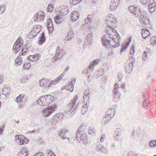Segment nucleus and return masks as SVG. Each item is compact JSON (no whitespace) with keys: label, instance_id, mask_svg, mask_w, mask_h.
Instances as JSON below:
<instances>
[{"label":"nucleus","instance_id":"20e7f679","mask_svg":"<svg viewBox=\"0 0 156 156\" xmlns=\"http://www.w3.org/2000/svg\"><path fill=\"white\" fill-rule=\"evenodd\" d=\"M129 11L136 17H139L142 11H141V7L139 6H131L128 8Z\"/></svg>","mask_w":156,"mask_h":156},{"label":"nucleus","instance_id":"09e8293b","mask_svg":"<svg viewBox=\"0 0 156 156\" xmlns=\"http://www.w3.org/2000/svg\"><path fill=\"white\" fill-rule=\"evenodd\" d=\"M5 6L4 5H2L0 6V13H3L5 11Z\"/></svg>","mask_w":156,"mask_h":156},{"label":"nucleus","instance_id":"72a5a7b5","mask_svg":"<svg viewBox=\"0 0 156 156\" xmlns=\"http://www.w3.org/2000/svg\"><path fill=\"white\" fill-rule=\"evenodd\" d=\"M122 131L121 129L117 128L116 129L115 134L116 135V136L115 138H116V139H117V138L116 137L118 136H121L122 134Z\"/></svg>","mask_w":156,"mask_h":156},{"label":"nucleus","instance_id":"6e6d98bb","mask_svg":"<svg viewBox=\"0 0 156 156\" xmlns=\"http://www.w3.org/2000/svg\"><path fill=\"white\" fill-rule=\"evenodd\" d=\"M128 156H137L136 154L133 152L130 151L128 154Z\"/></svg>","mask_w":156,"mask_h":156},{"label":"nucleus","instance_id":"f3484780","mask_svg":"<svg viewBox=\"0 0 156 156\" xmlns=\"http://www.w3.org/2000/svg\"><path fill=\"white\" fill-rule=\"evenodd\" d=\"M47 27L49 31L52 33L54 29V27L51 19H48L47 23Z\"/></svg>","mask_w":156,"mask_h":156},{"label":"nucleus","instance_id":"c756f323","mask_svg":"<svg viewBox=\"0 0 156 156\" xmlns=\"http://www.w3.org/2000/svg\"><path fill=\"white\" fill-rule=\"evenodd\" d=\"M84 23H84V24H83V25L84 26H85L86 27L89 28L90 29L92 27L90 26L92 24L91 21L86 19Z\"/></svg>","mask_w":156,"mask_h":156},{"label":"nucleus","instance_id":"4be33fe9","mask_svg":"<svg viewBox=\"0 0 156 156\" xmlns=\"http://www.w3.org/2000/svg\"><path fill=\"white\" fill-rule=\"evenodd\" d=\"M150 34V32L147 29H144L142 30V35L144 39L147 38L149 37Z\"/></svg>","mask_w":156,"mask_h":156},{"label":"nucleus","instance_id":"cd10ccee","mask_svg":"<svg viewBox=\"0 0 156 156\" xmlns=\"http://www.w3.org/2000/svg\"><path fill=\"white\" fill-rule=\"evenodd\" d=\"M113 1H114V0H113ZM119 4L118 3L114 2V1L113 2H111L110 5V9L111 10H115L118 6Z\"/></svg>","mask_w":156,"mask_h":156},{"label":"nucleus","instance_id":"6e6552de","mask_svg":"<svg viewBox=\"0 0 156 156\" xmlns=\"http://www.w3.org/2000/svg\"><path fill=\"white\" fill-rule=\"evenodd\" d=\"M15 138L16 142L20 145L26 144L29 141V140L23 135H16Z\"/></svg>","mask_w":156,"mask_h":156},{"label":"nucleus","instance_id":"603ef678","mask_svg":"<svg viewBox=\"0 0 156 156\" xmlns=\"http://www.w3.org/2000/svg\"><path fill=\"white\" fill-rule=\"evenodd\" d=\"M40 56V55L39 54L34 55H33V59L34 60V61H35L38 59Z\"/></svg>","mask_w":156,"mask_h":156},{"label":"nucleus","instance_id":"0eeeda50","mask_svg":"<svg viewBox=\"0 0 156 156\" xmlns=\"http://www.w3.org/2000/svg\"><path fill=\"white\" fill-rule=\"evenodd\" d=\"M134 61V58L133 57H130L129 58L126 63V72L128 73H130L133 70Z\"/></svg>","mask_w":156,"mask_h":156},{"label":"nucleus","instance_id":"4468645a","mask_svg":"<svg viewBox=\"0 0 156 156\" xmlns=\"http://www.w3.org/2000/svg\"><path fill=\"white\" fill-rule=\"evenodd\" d=\"M78 96H76L74 100H73L71 102H70L69 103L67 107V108L69 109L67 110V111L69 112L72 109L73 106H74L76 102V101L78 99Z\"/></svg>","mask_w":156,"mask_h":156},{"label":"nucleus","instance_id":"4d7b16f0","mask_svg":"<svg viewBox=\"0 0 156 156\" xmlns=\"http://www.w3.org/2000/svg\"><path fill=\"white\" fill-rule=\"evenodd\" d=\"M87 68H89L90 71L91 72L94 69V66H93V65L91 64V63H90V65Z\"/></svg>","mask_w":156,"mask_h":156},{"label":"nucleus","instance_id":"a211bd4d","mask_svg":"<svg viewBox=\"0 0 156 156\" xmlns=\"http://www.w3.org/2000/svg\"><path fill=\"white\" fill-rule=\"evenodd\" d=\"M115 110L113 108L109 109L105 113L106 116H109L110 117L109 120H111L114 116L115 115Z\"/></svg>","mask_w":156,"mask_h":156},{"label":"nucleus","instance_id":"49530a36","mask_svg":"<svg viewBox=\"0 0 156 156\" xmlns=\"http://www.w3.org/2000/svg\"><path fill=\"white\" fill-rule=\"evenodd\" d=\"M87 107H84L83 106L81 108V112L82 114L83 115H84L86 113L87 110Z\"/></svg>","mask_w":156,"mask_h":156},{"label":"nucleus","instance_id":"a878e982","mask_svg":"<svg viewBox=\"0 0 156 156\" xmlns=\"http://www.w3.org/2000/svg\"><path fill=\"white\" fill-rule=\"evenodd\" d=\"M78 11H73L72 13V19L73 21H75L79 18V15L77 12Z\"/></svg>","mask_w":156,"mask_h":156},{"label":"nucleus","instance_id":"9d476101","mask_svg":"<svg viewBox=\"0 0 156 156\" xmlns=\"http://www.w3.org/2000/svg\"><path fill=\"white\" fill-rule=\"evenodd\" d=\"M28 49L27 48H26L25 49V48H22L21 51L19 54V56L15 60V63L17 65H20L23 63V60L22 58H20L21 56H23L24 55V54L26 53L27 51L28 50Z\"/></svg>","mask_w":156,"mask_h":156},{"label":"nucleus","instance_id":"ddd939ff","mask_svg":"<svg viewBox=\"0 0 156 156\" xmlns=\"http://www.w3.org/2000/svg\"><path fill=\"white\" fill-rule=\"evenodd\" d=\"M101 39L102 45L107 49H109L111 46L109 38L108 37H106L105 35H104L102 37Z\"/></svg>","mask_w":156,"mask_h":156},{"label":"nucleus","instance_id":"aec40b11","mask_svg":"<svg viewBox=\"0 0 156 156\" xmlns=\"http://www.w3.org/2000/svg\"><path fill=\"white\" fill-rule=\"evenodd\" d=\"M28 151L26 147L22 148L18 154V156H27L28 155Z\"/></svg>","mask_w":156,"mask_h":156},{"label":"nucleus","instance_id":"c03bdc74","mask_svg":"<svg viewBox=\"0 0 156 156\" xmlns=\"http://www.w3.org/2000/svg\"><path fill=\"white\" fill-rule=\"evenodd\" d=\"M99 62V59H96L93 60V61L90 62L91 64L93 65V66L94 67Z\"/></svg>","mask_w":156,"mask_h":156},{"label":"nucleus","instance_id":"a19ab883","mask_svg":"<svg viewBox=\"0 0 156 156\" xmlns=\"http://www.w3.org/2000/svg\"><path fill=\"white\" fill-rule=\"evenodd\" d=\"M20 44L17 43V42H15V44H14L13 47V51H14V52L15 53H17V52L16 50L17 48L19 46Z\"/></svg>","mask_w":156,"mask_h":156},{"label":"nucleus","instance_id":"864d4df0","mask_svg":"<svg viewBox=\"0 0 156 156\" xmlns=\"http://www.w3.org/2000/svg\"><path fill=\"white\" fill-rule=\"evenodd\" d=\"M147 58V53L146 52H144L142 56V58L145 61Z\"/></svg>","mask_w":156,"mask_h":156},{"label":"nucleus","instance_id":"0e129e2a","mask_svg":"<svg viewBox=\"0 0 156 156\" xmlns=\"http://www.w3.org/2000/svg\"><path fill=\"white\" fill-rule=\"evenodd\" d=\"M140 1L142 4L145 5L147 3L148 0H140Z\"/></svg>","mask_w":156,"mask_h":156},{"label":"nucleus","instance_id":"69168bd1","mask_svg":"<svg viewBox=\"0 0 156 156\" xmlns=\"http://www.w3.org/2000/svg\"><path fill=\"white\" fill-rule=\"evenodd\" d=\"M122 76L121 73H119L118 75V78L119 79V81H121L122 78Z\"/></svg>","mask_w":156,"mask_h":156},{"label":"nucleus","instance_id":"774afa93","mask_svg":"<svg viewBox=\"0 0 156 156\" xmlns=\"http://www.w3.org/2000/svg\"><path fill=\"white\" fill-rule=\"evenodd\" d=\"M34 156H44L43 153L39 152L35 154Z\"/></svg>","mask_w":156,"mask_h":156},{"label":"nucleus","instance_id":"1a4fd4ad","mask_svg":"<svg viewBox=\"0 0 156 156\" xmlns=\"http://www.w3.org/2000/svg\"><path fill=\"white\" fill-rule=\"evenodd\" d=\"M41 26L39 25H37L33 28L29 35V38H31L36 36L41 31Z\"/></svg>","mask_w":156,"mask_h":156},{"label":"nucleus","instance_id":"e433bc0d","mask_svg":"<svg viewBox=\"0 0 156 156\" xmlns=\"http://www.w3.org/2000/svg\"><path fill=\"white\" fill-rule=\"evenodd\" d=\"M10 88L8 87H5L2 91V94L5 95V97H7L6 95H9V91L10 90Z\"/></svg>","mask_w":156,"mask_h":156},{"label":"nucleus","instance_id":"473e14b6","mask_svg":"<svg viewBox=\"0 0 156 156\" xmlns=\"http://www.w3.org/2000/svg\"><path fill=\"white\" fill-rule=\"evenodd\" d=\"M82 137L80 139L81 141L82 140L83 143L84 144H86L87 143L88 137L87 136V134L84 133L83 134Z\"/></svg>","mask_w":156,"mask_h":156},{"label":"nucleus","instance_id":"2f4dec72","mask_svg":"<svg viewBox=\"0 0 156 156\" xmlns=\"http://www.w3.org/2000/svg\"><path fill=\"white\" fill-rule=\"evenodd\" d=\"M59 15H57L54 18V20L56 24H59L62 22L61 19L62 17Z\"/></svg>","mask_w":156,"mask_h":156},{"label":"nucleus","instance_id":"2eb2a0df","mask_svg":"<svg viewBox=\"0 0 156 156\" xmlns=\"http://www.w3.org/2000/svg\"><path fill=\"white\" fill-rule=\"evenodd\" d=\"M96 150L100 152L106 154L108 153L107 148L101 145H98L96 148Z\"/></svg>","mask_w":156,"mask_h":156},{"label":"nucleus","instance_id":"052dcab7","mask_svg":"<svg viewBox=\"0 0 156 156\" xmlns=\"http://www.w3.org/2000/svg\"><path fill=\"white\" fill-rule=\"evenodd\" d=\"M95 132V130L93 129L92 128H90L88 130V133L90 134H92L93 133H94Z\"/></svg>","mask_w":156,"mask_h":156},{"label":"nucleus","instance_id":"5fc2aeb1","mask_svg":"<svg viewBox=\"0 0 156 156\" xmlns=\"http://www.w3.org/2000/svg\"><path fill=\"white\" fill-rule=\"evenodd\" d=\"M91 71H90L89 68H85L83 71V73H85L87 74L88 73H90Z\"/></svg>","mask_w":156,"mask_h":156},{"label":"nucleus","instance_id":"7ed1b4c3","mask_svg":"<svg viewBox=\"0 0 156 156\" xmlns=\"http://www.w3.org/2000/svg\"><path fill=\"white\" fill-rule=\"evenodd\" d=\"M54 100V97L51 95H48L41 97L37 101L40 106H46L51 104Z\"/></svg>","mask_w":156,"mask_h":156},{"label":"nucleus","instance_id":"f257e3e1","mask_svg":"<svg viewBox=\"0 0 156 156\" xmlns=\"http://www.w3.org/2000/svg\"><path fill=\"white\" fill-rule=\"evenodd\" d=\"M111 17L110 15L108 16L106 18V20H107L106 24L107 26L106 28V31L108 34L109 36L108 37L109 38L112 39L114 43H116L114 45H112V47L114 48H116L119 47L120 44L119 42L121 40L120 36L118 34V33L116 30L113 28L111 26H109V25H111L112 26V23H114V22H117L116 20L114 22V20H112L108 19V18Z\"/></svg>","mask_w":156,"mask_h":156},{"label":"nucleus","instance_id":"dca6fc26","mask_svg":"<svg viewBox=\"0 0 156 156\" xmlns=\"http://www.w3.org/2000/svg\"><path fill=\"white\" fill-rule=\"evenodd\" d=\"M120 87L118 83H115L114 86L112 90V94H119L121 95V93L119 91Z\"/></svg>","mask_w":156,"mask_h":156},{"label":"nucleus","instance_id":"de8ad7c7","mask_svg":"<svg viewBox=\"0 0 156 156\" xmlns=\"http://www.w3.org/2000/svg\"><path fill=\"white\" fill-rule=\"evenodd\" d=\"M47 152L48 156H55L54 153L50 150H47Z\"/></svg>","mask_w":156,"mask_h":156},{"label":"nucleus","instance_id":"f8f14e48","mask_svg":"<svg viewBox=\"0 0 156 156\" xmlns=\"http://www.w3.org/2000/svg\"><path fill=\"white\" fill-rule=\"evenodd\" d=\"M44 12L39 11L35 15L34 17V21L35 22H41L44 19Z\"/></svg>","mask_w":156,"mask_h":156},{"label":"nucleus","instance_id":"39448f33","mask_svg":"<svg viewBox=\"0 0 156 156\" xmlns=\"http://www.w3.org/2000/svg\"><path fill=\"white\" fill-rule=\"evenodd\" d=\"M140 15V21L143 23V26L146 27L148 24H150V22L148 18V15L147 13L144 10L142 11Z\"/></svg>","mask_w":156,"mask_h":156},{"label":"nucleus","instance_id":"423d86ee","mask_svg":"<svg viewBox=\"0 0 156 156\" xmlns=\"http://www.w3.org/2000/svg\"><path fill=\"white\" fill-rule=\"evenodd\" d=\"M57 107L56 104H52L44 109L43 111V114L45 117L50 115L55 110V108Z\"/></svg>","mask_w":156,"mask_h":156},{"label":"nucleus","instance_id":"bb28decb","mask_svg":"<svg viewBox=\"0 0 156 156\" xmlns=\"http://www.w3.org/2000/svg\"><path fill=\"white\" fill-rule=\"evenodd\" d=\"M59 49H60L59 47H58L57 50L56 51V53L54 57V61L59 60L60 59H61L62 58V57L63 56V55H62L61 56V58H59V57L60 56V54H59L60 50H59Z\"/></svg>","mask_w":156,"mask_h":156},{"label":"nucleus","instance_id":"79ce46f5","mask_svg":"<svg viewBox=\"0 0 156 156\" xmlns=\"http://www.w3.org/2000/svg\"><path fill=\"white\" fill-rule=\"evenodd\" d=\"M150 43L152 45L156 44V37L154 36L151 38Z\"/></svg>","mask_w":156,"mask_h":156},{"label":"nucleus","instance_id":"3c124183","mask_svg":"<svg viewBox=\"0 0 156 156\" xmlns=\"http://www.w3.org/2000/svg\"><path fill=\"white\" fill-rule=\"evenodd\" d=\"M148 9L149 12L151 13L153 12L155 9L154 7H151L150 5H148Z\"/></svg>","mask_w":156,"mask_h":156},{"label":"nucleus","instance_id":"7c9ffc66","mask_svg":"<svg viewBox=\"0 0 156 156\" xmlns=\"http://www.w3.org/2000/svg\"><path fill=\"white\" fill-rule=\"evenodd\" d=\"M110 117L109 116H106L105 115L104 117L102 119V123L105 125L108 123L110 120H109Z\"/></svg>","mask_w":156,"mask_h":156},{"label":"nucleus","instance_id":"a18cd8bd","mask_svg":"<svg viewBox=\"0 0 156 156\" xmlns=\"http://www.w3.org/2000/svg\"><path fill=\"white\" fill-rule=\"evenodd\" d=\"M53 10V6L52 5L49 4L47 8V12H51Z\"/></svg>","mask_w":156,"mask_h":156},{"label":"nucleus","instance_id":"6ab92c4d","mask_svg":"<svg viewBox=\"0 0 156 156\" xmlns=\"http://www.w3.org/2000/svg\"><path fill=\"white\" fill-rule=\"evenodd\" d=\"M83 126L82 125L79 127L78 128V130L76 133V138L77 141L79 142L80 143L81 141L80 139L82 138L83 134L80 133V132L81 131V129L82 128Z\"/></svg>","mask_w":156,"mask_h":156},{"label":"nucleus","instance_id":"9b49d317","mask_svg":"<svg viewBox=\"0 0 156 156\" xmlns=\"http://www.w3.org/2000/svg\"><path fill=\"white\" fill-rule=\"evenodd\" d=\"M58 9V15H59L61 16L66 15L69 12L68 7L66 5L61 6Z\"/></svg>","mask_w":156,"mask_h":156},{"label":"nucleus","instance_id":"f03ea898","mask_svg":"<svg viewBox=\"0 0 156 156\" xmlns=\"http://www.w3.org/2000/svg\"><path fill=\"white\" fill-rule=\"evenodd\" d=\"M64 75L61 74L58 77L51 82L48 79H43L41 80H40L39 85L43 87H45L46 88H49L51 84H55L57 83L63 78Z\"/></svg>","mask_w":156,"mask_h":156},{"label":"nucleus","instance_id":"58836bf2","mask_svg":"<svg viewBox=\"0 0 156 156\" xmlns=\"http://www.w3.org/2000/svg\"><path fill=\"white\" fill-rule=\"evenodd\" d=\"M82 0H70V3L72 5H76L80 3Z\"/></svg>","mask_w":156,"mask_h":156},{"label":"nucleus","instance_id":"338daca9","mask_svg":"<svg viewBox=\"0 0 156 156\" xmlns=\"http://www.w3.org/2000/svg\"><path fill=\"white\" fill-rule=\"evenodd\" d=\"M5 129V126L3 125V126L0 127V134H2Z\"/></svg>","mask_w":156,"mask_h":156},{"label":"nucleus","instance_id":"bf43d9fd","mask_svg":"<svg viewBox=\"0 0 156 156\" xmlns=\"http://www.w3.org/2000/svg\"><path fill=\"white\" fill-rule=\"evenodd\" d=\"M90 96V94L89 93H88L86 95H85L83 96L84 99L85 100V99H87V98L88 99V100H87V101H88V102H89Z\"/></svg>","mask_w":156,"mask_h":156},{"label":"nucleus","instance_id":"c85d7f7f","mask_svg":"<svg viewBox=\"0 0 156 156\" xmlns=\"http://www.w3.org/2000/svg\"><path fill=\"white\" fill-rule=\"evenodd\" d=\"M68 131H66V129H62L61 132L59 133V135L61 137V138L63 140H65L66 139L68 138L69 140V138L66 137L65 136L66 135L65 133L66 132H67Z\"/></svg>","mask_w":156,"mask_h":156},{"label":"nucleus","instance_id":"c9c22d12","mask_svg":"<svg viewBox=\"0 0 156 156\" xmlns=\"http://www.w3.org/2000/svg\"><path fill=\"white\" fill-rule=\"evenodd\" d=\"M24 96V95H22L21 94L18 96L16 98V102L19 103L22 101V102H24L25 101L23 100Z\"/></svg>","mask_w":156,"mask_h":156},{"label":"nucleus","instance_id":"f704fd0d","mask_svg":"<svg viewBox=\"0 0 156 156\" xmlns=\"http://www.w3.org/2000/svg\"><path fill=\"white\" fill-rule=\"evenodd\" d=\"M121 95L113 94V101L115 103L117 102L120 99Z\"/></svg>","mask_w":156,"mask_h":156},{"label":"nucleus","instance_id":"680f3d73","mask_svg":"<svg viewBox=\"0 0 156 156\" xmlns=\"http://www.w3.org/2000/svg\"><path fill=\"white\" fill-rule=\"evenodd\" d=\"M19 44L20 45L17 48L16 50V51L17 52V53L20 50L21 48L22 45V43H20Z\"/></svg>","mask_w":156,"mask_h":156},{"label":"nucleus","instance_id":"5701e85b","mask_svg":"<svg viewBox=\"0 0 156 156\" xmlns=\"http://www.w3.org/2000/svg\"><path fill=\"white\" fill-rule=\"evenodd\" d=\"M86 40L84 41V43H89V44L93 42V36L92 33H89L86 37Z\"/></svg>","mask_w":156,"mask_h":156},{"label":"nucleus","instance_id":"13d9d810","mask_svg":"<svg viewBox=\"0 0 156 156\" xmlns=\"http://www.w3.org/2000/svg\"><path fill=\"white\" fill-rule=\"evenodd\" d=\"M75 81L76 79H72V81L71 82V83H69V86H71V87H73Z\"/></svg>","mask_w":156,"mask_h":156},{"label":"nucleus","instance_id":"4c0bfd02","mask_svg":"<svg viewBox=\"0 0 156 156\" xmlns=\"http://www.w3.org/2000/svg\"><path fill=\"white\" fill-rule=\"evenodd\" d=\"M143 105L145 107L148 108L150 106L149 103V99H146L143 101Z\"/></svg>","mask_w":156,"mask_h":156},{"label":"nucleus","instance_id":"b1692460","mask_svg":"<svg viewBox=\"0 0 156 156\" xmlns=\"http://www.w3.org/2000/svg\"><path fill=\"white\" fill-rule=\"evenodd\" d=\"M45 41V34L44 32L42 33L39 38L38 43L39 44H42L44 43Z\"/></svg>","mask_w":156,"mask_h":156},{"label":"nucleus","instance_id":"8fccbe9b","mask_svg":"<svg viewBox=\"0 0 156 156\" xmlns=\"http://www.w3.org/2000/svg\"><path fill=\"white\" fill-rule=\"evenodd\" d=\"M131 48L130 51V54L131 55H133L135 52L134 46L132 44L131 45Z\"/></svg>","mask_w":156,"mask_h":156},{"label":"nucleus","instance_id":"e2e57ef3","mask_svg":"<svg viewBox=\"0 0 156 156\" xmlns=\"http://www.w3.org/2000/svg\"><path fill=\"white\" fill-rule=\"evenodd\" d=\"M3 80L4 78L3 75L2 74H1L0 75V84H1L2 83Z\"/></svg>","mask_w":156,"mask_h":156},{"label":"nucleus","instance_id":"ea45409f","mask_svg":"<svg viewBox=\"0 0 156 156\" xmlns=\"http://www.w3.org/2000/svg\"><path fill=\"white\" fill-rule=\"evenodd\" d=\"M30 66L31 64L30 63L26 62L23 65V68L25 70H28L30 69Z\"/></svg>","mask_w":156,"mask_h":156},{"label":"nucleus","instance_id":"412c9836","mask_svg":"<svg viewBox=\"0 0 156 156\" xmlns=\"http://www.w3.org/2000/svg\"><path fill=\"white\" fill-rule=\"evenodd\" d=\"M74 37V35L73 31L69 30L67 33L66 37L65 38L66 41H70L72 40Z\"/></svg>","mask_w":156,"mask_h":156},{"label":"nucleus","instance_id":"37998d69","mask_svg":"<svg viewBox=\"0 0 156 156\" xmlns=\"http://www.w3.org/2000/svg\"><path fill=\"white\" fill-rule=\"evenodd\" d=\"M149 145L151 147H154L156 146V140H153L150 141Z\"/></svg>","mask_w":156,"mask_h":156},{"label":"nucleus","instance_id":"393cba45","mask_svg":"<svg viewBox=\"0 0 156 156\" xmlns=\"http://www.w3.org/2000/svg\"><path fill=\"white\" fill-rule=\"evenodd\" d=\"M61 115L59 114H58L55 115L52 118L51 122L53 123L54 124H56L57 122H59V116Z\"/></svg>","mask_w":156,"mask_h":156}]
</instances>
